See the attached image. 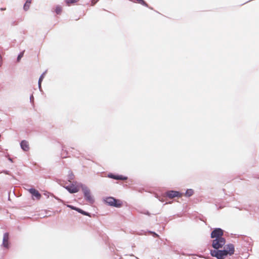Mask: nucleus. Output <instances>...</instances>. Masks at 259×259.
I'll use <instances>...</instances> for the list:
<instances>
[{
	"label": "nucleus",
	"mask_w": 259,
	"mask_h": 259,
	"mask_svg": "<svg viewBox=\"0 0 259 259\" xmlns=\"http://www.w3.org/2000/svg\"><path fill=\"white\" fill-rule=\"evenodd\" d=\"M70 207H71L72 209H74V210H75V209H76V208H76V207H73V206H70Z\"/></svg>",
	"instance_id": "a878e982"
},
{
	"label": "nucleus",
	"mask_w": 259,
	"mask_h": 259,
	"mask_svg": "<svg viewBox=\"0 0 259 259\" xmlns=\"http://www.w3.org/2000/svg\"><path fill=\"white\" fill-rule=\"evenodd\" d=\"M32 3V0H27L25 3L23 9L25 11H28L30 8V5Z\"/></svg>",
	"instance_id": "ddd939ff"
},
{
	"label": "nucleus",
	"mask_w": 259,
	"mask_h": 259,
	"mask_svg": "<svg viewBox=\"0 0 259 259\" xmlns=\"http://www.w3.org/2000/svg\"><path fill=\"white\" fill-rule=\"evenodd\" d=\"M75 210H77L78 212H80L81 211V209L78 208H77L76 209H75Z\"/></svg>",
	"instance_id": "5701e85b"
},
{
	"label": "nucleus",
	"mask_w": 259,
	"mask_h": 259,
	"mask_svg": "<svg viewBox=\"0 0 259 259\" xmlns=\"http://www.w3.org/2000/svg\"><path fill=\"white\" fill-rule=\"evenodd\" d=\"M218 252V250H213L211 251L210 254L212 256H214V257H217Z\"/></svg>",
	"instance_id": "6ab92c4d"
},
{
	"label": "nucleus",
	"mask_w": 259,
	"mask_h": 259,
	"mask_svg": "<svg viewBox=\"0 0 259 259\" xmlns=\"http://www.w3.org/2000/svg\"><path fill=\"white\" fill-rule=\"evenodd\" d=\"M109 177L114 179L115 180H125L127 179V177H124L122 176H116L112 174L109 175Z\"/></svg>",
	"instance_id": "f8f14e48"
},
{
	"label": "nucleus",
	"mask_w": 259,
	"mask_h": 259,
	"mask_svg": "<svg viewBox=\"0 0 259 259\" xmlns=\"http://www.w3.org/2000/svg\"><path fill=\"white\" fill-rule=\"evenodd\" d=\"M66 189L71 193H76L78 191V188L74 185L67 186Z\"/></svg>",
	"instance_id": "9d476101"
},
{
	"label": "nucleus",
	"mask_w": 259,
	"mask_h": 259,
	"mask_svg": "<svg viewBox=\"0 0 259 259\" xmlns=\"http://www.w3.org/2000/svg\"><path fill=\"white\" fill-rule=\"evenodd\" d=\"M21 147L22 149L25 151H27L29 149L28 143L25 140H23L21 142Z\"/></svg>",
	"instance_id": "9b49d317"
},
{
	"label": "nucleus",
	"mask_w": 259,
	"mask_h": 259,
	"mask_svg": "<svg viewBox=\"0 0 259 259\" xmlns=\"http://www.w3.org/2000/svg\"><path fill=\"white\" fill-rule=\"evenodd\" d=\"M84 196L85 199L90 203H92L94 202V199L91 194L90 191L88 189L83 190Z\"/></svg>",
	"instance_id": "423d86ee"
},
{
	"label": "nucleus",
	"mask_w": 259,
	"mask_h": 259,
	"mask_svg": "<svg viewBox=\"0 0 259 259\" xmlns=\"http://www.w3.org/2000/svg\"><path fill=\"white\" fill-rule=\"evenodd\" d=\"M44 76H45V73H44L42 74H41V75L40 76V77L39 78L38 85H39V88H41V83L44 78Z\"/></svg>",
	"instance_id": "a211bd4d"
},
{
	"label": "nucleus",
	"mask_w": 259,
	"mask_h": 259,
	"mask_svg": "<svg viewBox=\"0 0 259 259\" xmlns=\"http://www.w3.org/2000/svg\"><path fill=\"white\" fill-rule=\"evenodd\" d=\"M9 234L8 233H5L4 234L3 240V246L6 248L9 247Z\"/></svg>",
	"instance_id": "39448f33"
},
{
	"label": "nucleus",
	"mask_w": 259,
	"mask_h": 259,
	"mask_svg": "<svg viewBox=\"0 0 259 259\" xmlns=\"http://www.w3.org/2000/svg\"><path fill=\"white\" fill-rule=\"evenodd\" d=\"M225 238L215 239L212 241V247L217 249L222 248L225 244Z\"/></svg>",
	"instance_id": "f03ea898"
},
{
	"label": "nucleus",
	"mask_w": 259,
	"mask_h": 259,
	"mask_svg": "<svg viewBox=\"0 0 259 259\" xmlns=\"http://www.w3.org/2000/svg\"><path fill=\"white\" fill-rule=\"evenodd\" d=\"M28 191L34 197H33V199L34 200L35 198L37 200H39L40 199L41 195L37 190L34 188H31L28 190Z\"/></svg>",
	"instance_id": "20e7f679"
},
{
	"label": "nucleus",
	"mask_w": 259,
	"mask_h": 259,
	"mask_svg": "<svg viewBox=\"0 0 259 259\" xmlns=\"http://www.w3.org/2000/svg\"><path fill=\"white\" fill-rule=\"evenodd\" d=\"M92 3V5H94L95 4V3H96V2L93 0Z\"/></svg>",
	"instance_id": "393cba45"
},
{
	"label": "nucleus",
	"mask_w": 259,
	"mask_h": 259,
	"mask_svg": "<svg viewBox=\"0 0 259 259\" xmlns=\"http://www.w3.org/2000/svg\"><path fill=\"white\" fill-rule=\"evenodd\" d=\"M227 251V255H232L234 253L235 249H234V246L232 244H229L227 245V249L225 250Z\"/></svg>",
	"instance_id": "6e6552de"
},
{
	"label": "nucleus",
	"mask_w": 259,
	"mask_h": 259,
	"mask_svg": "<svg viewBox=\"0 0 259 259\" xmlns=\"http://www.w3.org/2000/svg\"><path fill=\"white\" fill-rule=\"evenodd\" d=\"M0 10H1V11H4V10H6V8H1V9H0Z\"/></svg>",
	"instance_id": "b1692460"
},
{
	"label": "nucleus",
	"mask_w": 259,
	"mask_h": 259,
	"mask_svg": "<svg viewBox=\"0 0 259 259\" xmlns=\"http://www.w3.org/2000/svg\"><path fill=\"white\" fill-rule=\"evenodd\" d=\"M105 201L109 205L116 207H120L122 206V202L120 200L116 199L113 197H108L105 200Z\"/></svg>",
	"instance_id": "f257e3e1"
},
{
	"label": "nucleus",
	"mask_w": 259,
	"mask_h": 259,
	"mask_svg": "<svg viewBox=\"0 0 259 259\" xmlns=\"http://www.w3.org/2000/svg\"><path fill=\"white\" fill-rule=\"evenodd\" d=\"M55 11L57 14H61L62 12V8L60 6H57L55 8Z\"/></svg>",
	"instance_id": "2eb2a0df"
},
{
	"label": "nucleus",
	"mask_w": 259,
	"mask_h": 259,
	"mask_svg": "<svg viewBox=\"0 0 259 259\" xmlns=\"http://www.w3.org/2000/svg\"><path fill=\"white\" fill-rule=\"evenodd\" d=\"M134 2L138 3L145 7H148V5L144 0H135Z\"/></svg>",
	"instance_id": "dca6fc26"
},
{
	"label": "nucleus",
	"mask_w": 259,
	"mask_h": 259,
	"mask_svg": "<svg viewBox=\"0 0 259 259\" xmlns=\"http://www.w3.org/2000/svg\"><path fill=\"white\" fill-rule=\"evenodd\" d=\"M79 0H65V2L68 6L74 5L77 3Z\"/></svg>",
	"instance_id": "4468645a"
},
{
	"label": "nucleus",
	"mask_w": 259,
	"mask_h": 259,
	"mask_svg": "<svg viewBox=\"0 0 259 259\" xmlns=\"http://www.w3.org/2000/svg\"><path fill=\"white\" fill-rule=\"evenodd\" d=\"M23 55H24V52H21L18 56V58H17V61L19 62L20 59H21V58L23 56Z\"/></svg>",
	"instance_id": "aec40b11"
},
{
	"label": "nucleus",
	"mask_w": 259,
	"mask_h": 259,
	"mask_svg": "<svg viewBox=\"0 0 259 259\" xmlns=\"http://www.w3.org/2000/svg\"><path fill=\"white\" fill-rule=\"evenodd\" d=\"M166 195H167V196H168L170 198H174L176 197H180L182 196L181 194H180L179 192L175 191H168L167 192Z\"/></svg>",
	"instance_id": "0eeeda50"
},
{
	"label": "nucleus",
	"mask_w": 259,
	"mask_h": 259,
	"mask_svg": "<svg viewBox=\"0 0 259 259\" xmlns=\"http://www.w3.org/2000/svg\"><path fill=\"white\" fill-rule=\"evenodd\" d=\"M80 213L85 215L90 216L89 213L88 212H87L82 210H81Z\"/></svg>",
	"instance_id": "412c9836"
},
{
	"label": "nucleus",
	"mask_w": 259,
	"mask_h": 259,
	"mask_svg": "<svg viewBox=\"0 0 259 259\" xmlns=\"http://www.w3.org/2000/svg\"><path fill=\"white\" fill-rule=\"evenodd\" d=\"M227 255V251L225 250H218L217 258L218 259H224L225 256Z\"/></svg>",
	"instance_id": "1a4fd4ad"
},
{
	"label": "nucleus",
	"mask_w": 259,
	"mask_h": 259,
	"mask_svg": "<svg viewBox=\"0 0 259 259\" xmlns=\"http://www.w3.org/2000/svg\"><path fill=\"white\" fill-rule=\"evenodd\" d=\"M223 235V231L220 228L215 229L211 233V237L212 238H224L223 237H222Z\"/></svg>",
	"instance_id": "7ed1b4c3"
},
{
	"label": "nucleus",
	"mask_w": 259,
	"mask_h": 259,
	"mask_svg": "<svg viewBox=\"0 0 259 259\" xmlns=\"http://www.w3.org/2000/svg\"><path fill=\"white\" fill-rule=\"evenodd\" d=\"M65 151H64V149H63V151H62V153L61 155H62V156L63 158H65V157H67V153H66V154H65V153H65Z\"/></svg>",
	"instance_id": "4be33fe9"
},
{
	"label": "nucleus",
	"mask_w": 259,
	"mask_h": 259,
	"mask_svg": "<svg viewBox=\"0 0 259 259\" xmlns=\"http://www.w3.org/2000/svg\"><path fill=\"white\" fill-rule=\"evenodd\" d=\"M193 190L192 189H189V190H187L186 192V196H191L193 195Z\"/></svg>",
	"instance_id": "f3484780"
}]
</instances>
